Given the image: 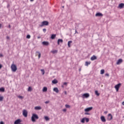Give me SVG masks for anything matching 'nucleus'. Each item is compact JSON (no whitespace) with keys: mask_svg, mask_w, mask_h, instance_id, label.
Listing matches in <instances>:
<instances>
[{"mask_svg":"<svg viewBox=\"0 0 124 124\" xmlns=\"http://www.w3.org/2000/svg\"><path fill=\"white\" fill-rule=\"evenodd\" d=\"M62 111H63V112H65V111H66V108L63 109H62Z\"/></svg>","mask_w":124,"mask_h":124,"instance_id":"79ce46f5","label":"nucleus"},{"mask_svg":"<svg viewBox=\"0 0 124 124\" xmlns=\"http://www.w3.org/2000/svg\"><path fill=\"white\" fill-rule=\"evenodd\" d=\"M3 100V96H0V101H2Z\"/></svg>","mask_w":124,"mask_h":124,"instance_id":"72a5a7b5","label":"nucleus"},{"mask_svg":"<svg viewBox=\"0 0 124 124\" xmlns=\"http://www.w3.org/2000/svg\"><path fill=\"white\" fill-rule=\"evenodd\" d=\"M62 42H63V41L62 40V39H59L58 40V45H60V43H62Z\"/></svg>","mask_w":124,"mask_h":124,"instance_id":"a211bd4d","label":"nucleus"},{"mask_svg":"<svg viewBox=\"0 0 124 124\" xmlns=\"http://www.w3.org/2000/svg\"><path fill=\"white\" fill-rule=\"evenodd\" d=\"M51 53H52V54H57V53H58V51L57 50H52Z\"/></svg>","mask_w":124,"mask_h":124,"instance_id":"b1692460","label":"nucleus"},{"mask_svg":"<svg viewBox=\"0 0 124 124\" xmlns=\"http://www.w3.org/2000/svg\"><path fill=\"white\" fill-rule=\"evenodd\" d=\"M84 114H85V115H90V114L89 113H88V112H85V113H84Z\"/></svg>","mask_w":124,"mask_h":124,"instance_id":"ea45409f","label":"nucleus"},{"mask_svg":"<svg viewBox=\"0 0 124 124\" xmlns=\"http://www.w3.org/2000/svg\"><path fill=\"white\" fill-rule=\"evenodd\" d=\"M1 28V25L0 24V29Z\"/></svg>","mask_w":124,"mask_h":124,"instance_id":"603ef678","label":"nucleus"},{"mask_svg":"<svg viewBox=\"0 0 124 124\" xmlns=\"http://www.w3.org/2000/svg\"><path fill=\"white\" fill-rule=\"evenodd\" d=\"M38 119H39V117L37 114H33L31 116V120L33 123H35V122H36L35 120H38Z\"/></svg>","mask_w":124,"mask_h":124,"instance_id":"f257e3e1","label":"nucleus"},{"mask_svg":"<svg viewBox=\"0 0 124 124\" xmlns=\"http://www.w3.org/2000/svg\"><path fill=\"white\" fill-rule=\"evenodd\" d=\"M108 113V111H105L104 114H107Z\"/></svg>","mask_w":124,"mask_h":124,"instance_id":"de8ad7c7","label":"nucleus"},{"mask_svg":"<svg viewBox=\"0 0 124 124\" xmlns=\"http://www.w3.org/2000/svg\"><path fill=\"white\" fill-rule=\"evenodd\" d=\"M101 120L103 123H105V122H106V119H105V117L103 116L101 117Z\"/></svg>","mask_w":124,"mask_h":124,"instance_id":"2eb2a0df","label":"nucleus"},{"mask_svg":"<svg viewBox=\"0 0 124 124\" xmlns=\"http://www.w3.org/2000/svg\"><path fill=\"white\" fill-rule=\"evenodd\" d=\"M26 38H27L28 39H30V38H31V35H27L26 36Z\"/></svg>","mask_w":124,"mask_h":124,"instance_id":"f704fd0d","label":"nucleus"},{"mask_svg":"<svg viewBox=\"0 0 124 124\" xmlns=\"http://www.w3.org/2000/svg\"><path fill=\"white\" fill-rule=\"evenodd\" d=\"M95 16H103V15H102V14L100 13H97L96 14Z\"/></svg>","mask_w":124,"mask_h":124,"instance_id":"6ab92c4d","label":"nucleus"},{"mask_svg":"<svg viewBox=\"0 0 124 124\" xmlns=\"http://www.w3.org/2000/svg\"><path fill=\"white\" fill-rule=\"evenodd\" d=\"M53 91L54 92H55V93H59V89L57 87L54 88Z\"/></svg>","mask_w":124,"mask_h":124,"instance_id":"aec40b11","label":"nucleus"},{"mask_svg":"<svg viewBox=\"0 0 124 124\" xmlns=\"http://www.w3.org/2000/svg\"><path fill=\"white\" fill-rule=\"evenodd\" d=\"M66 108H69L70 107V106L69 105H65Z\"/></svg>","mask_w":124,"mask_h":124,"instance_id":"c9c22d12","label":"nucleus"},{"mask_svg":"<svg viewBox=\"0 0 124 124\" xmlns=\"http://www.w3.org/2000/svg\"><path fill=\"white\" fill-rule=\"evenodd\" d=\"M62 88H63V85H62Z\"/></svg>","mask_w":124,"mask_h":124,"instance_id":"4d7b16f0","label":"nucleus"},{"mask_svg":"<svg viewBox=\"0 0 124 124\" xmlns=\"http://www.w3.org/2000/svg\"><path fill=\"white\" fill-rule=\"evenodd\" d=\"M95 94L96 95H97V96H99V95H100V93H98V91H95Z\"/></svg>","mask_w":124,"mask_h":124,"instance_id":"393cba45","label":"nucleus"},{"mask_svg":"<svg viewBox=\"0 0 124 124\" xmlns=\"http://www.w3.org/2000/svg\"><path fill=\"white\" fill-rule=\"evenodd\" d=\"M71 43H72V41H70L68 42V47H70L71 46L70 44H71Z\"/></svg>","mask_w":124,"mask_h":124,"instance_id":"a878e982","label":"nucleus"},{"mask_svg":"<svg viewBox=\"0 0 124 124\" xmlns=\"http://www.w3.org/2000/svg\"><path fill=\"white\" fill-rule=\"evenodd\" d=\"M47 87H45L43 89V92H47Z\"/></svg>","mask_w":124,"mask_h":124,"instance_id":"bb28decb","label":"nucleus"},{"mask_svg":"<svg viewBox=\"0 0 124 124\" xmlns=\"http://www.w3.org/2000/svg\"><path fill=\"white\" fill-rule=\"evenodd\" d=\"M124 3H121L119 4L118 8H120V9H122V8H124Z\"/></svg>","mask_w":124,"mask_h":124,"instance_id":"6e6552de","label":"nucleus"},{"mask_svg":"<svg viewBox=\"0 0 124 124\" xmlns=\"http://www.w3.org/2000/svg\"><path fill=\"white\" fill-rule=\"evenodd\" d=\"M82 96H83V97H86V98H88V97H90V94L88 93H86L83 94Z\"/></svg>","mask_w":124,"mask_h":124,"instance_id":"f8f14e48","label":"nucleus"},{"mask_svg":"<svg viewBox=\"0 0 124 124\" xmlns=\"http://www.w3.org/2000/svg\"><path fill=\"white\" fill-rule=\"evenodd\" d=\"M45 119L46 121H49L50 120V119L49 118V117H48V116H45Z\"/></svg>","mask_w":124,"mask_h":124,"instance_id":"c756f323","label":"nucleus"},{"mask_svg":"<svg viewBox=\"0 0 124 124\" xmlns=\"http://www.w3.org/2000/svg\"><path fill=\"white\" fill-rule=\"evenodd\" d=\"M121 86H122V84H121V83H119L115 86L114 88H115L116 92H119V90L120 88L121 87Z\"/></svg>","mask_w":124,"mask_h":124,"instance_id":"20e7f679","label":"nucleus"},{"mask_svg":"<svg viewBox=\"0 0 124 124\" xmlns=\"http://www.w3.org/2000/svg\"><path fill=\"white\" fill-rule=\"evenodd\" d=\"M35 110H41V108L39 106L35 107Z\"/></svg>","mask_w":124,"mask_h":124,"instance_id":"4be33fe9","label":"nucleus"},{"mask_svg":"<svg viewBox=\"0 0 124 124\" xmlns=\"http://www.w3.org/2000/svg\"><path fill=\"white\" fill-rule=\"evenodd\" d=\"M93 110V107H91L89 108H87L84 109L85 112H90V111H92Z\"/></svg>","mask_w":124,"mask_h":124,"instance_id":"0eeeda50","label":"nucleus"},{"mask_svg":"<svg viewBox=\"0 0 124 124\" xmlns=\"http://www.w3.org/2000/svg\"><path fill=\"white\" fill-rule=\"evenodd\" d=\"M32 90V89L31 88V87H29L28 88V92H31Z\"/></svg>","mask_w":124,"mask_h":124,"instance_id":"473e14b6","label":"nucleus"},{"mask_svg":"<svg viewBox=\"0 0 124 124\" xmlns=\"http://www.w3.org/2000/svg\"><path fill=\"white\" fill-rule=\"evenodd\" d=\"M11 68L13 72H16L17 71V66L14 63L12 64Z\"/></svg>","mask_w":124,"mask_h":124,"instance_id":"f03ea898","label":"nucleus"},{"mask_svg":"<svg viewBox=\"0 0 124 124\" xmlns=\"http://www.w3.org/2000/svg\"><path fill=\"white\" fill-rule=\"evenodd\" d=\"M63 85H65L66 86V85H67V82H64Z\"/></svg>","mask_w":124,"mask_h":124,"instance_id":"37998d69","label":"nucleus"},{"mask_svg":"<svg viewBox=\"0 0 124 124\" xmlns=\"http://www.w3.org/2000/svg\"><path fill=\"white\" fill-rule=\"evenodd\" d=\"M0 124H4V123H3V122L1 121V122H0Z\"/></svg>","mask_w":124,"mask_h":124,"instance_id":"c03bdc74","label":"nucleus"},{"mask_svg":"<svg viewBox=\"0 0 124 124\" xmlns=\"http://www.w3.org/2000/svg\"><path fill=\"white\" fill-rule=\"evenodd\" d=\"M95 60H97V57L95 56V55H93L91 58V61H94Z\"/></svg>","mask_w":124,"mask_h":124,"instance_id":"ddd939ff","label":"nucleus"},{"mask_svg":"<svg viewBox=\"0 0 124 124\" xmlns=\"http://www.w3.org/2000/svg\"><path fill=\"white\" fill-rule=\"evenodd\" d=\"M112 119L113 116H112L111 114H108V121H111V120H112Z\"/></svg>","mask_w":124,"mask_h":124,"instance_id":"1a4fd4ad","label":"nucleus"},{"mask_svg":"<svg viewBox=\"0 0 124 124\" xmlns=\"http://www.w3.org/2000/svg\"><path fill=\"white\" fill-rule=\"evenodd\" d=\"M123 62V59H120L118 60L116 64H121Z\"/></svg>","mask_w":124,"mask_h":124,"instance_id":"9b49d317","label":"nucleus"},{"mask_svg":"<svg viewBox=\"0 0 124 124\" xmlns=\"http://www.w3.org/2000/svg\"><path fill=\"white\" fill-rule=\"evenodd\" d=\"M42 44L43 45H45L46 46H48V45H49V42L44 41L42 42Z\"/></svg>","mask_w":124,"mask_h":124,"instance_id":"dca6fc26","label":"nucleus"},{"mask_svg":"<svg viewBox=\"0 0 124 124\" xmlns=\"http://www.w3.org/2000/svg\"><path fill=\"white\" fill-rule=\"evenodd\" d=\"M92 62H86L85 63V66H89V64H91Z\"/></svg>","mask_w":124,"mask_h":124,"instance_id":"f3484780","label":"nucleus"},{"mask_svg":"<svg viewBox=\"0 0 124 124\" xmlns=\"http://www.w3.org/2000/svg\"><path fill=\"white\" fill-rule=\"evenodd\" d=\"M0 92H2V93L4 92V88L2 87L0 88Z\"/></svg>","mask_w":124,"mask_h":124,"instance_id":"c85d7f7f","label":"nucleus"},{"mask_svg":"<svg viewBox=\"0 0 124 124\" xmlns=\"http://www.w3.org/2000/svg\"><path fill=\"white\" fill-rule=\"evenodd\" d=\"M85 121H86V123H89V122H90V119H89L88 118L84 117V118H82L81 119V120L80 121V122H81V123H82V124H85Z\"/></svg>","mask_w":124,"mask_h":124,"instance_id":"7ed1b4c3","label":"nucleus"},{"mask_svg":"<svg viewBox=\"0 0 124 124\" xmlns=\"http://www.w3.org/2000/svg\"><path fill=\"white\" fill-rule=\"evenodd\" d=\"M23 115L24 117H25V118H27V117H28V111H27L26 109H23Z\"/></svg>","mask_w":124,"mask_h":124,"instance_id":"423d86ee","label":"nucleus"},{"mask_svg":"<svg viewBox=\"0 0 124 124\" xmlns=\"http://www.w3.org/2000/svg\"><path fill=\"white\" fill-rule=\"evenodd\" d=\"M76 32H77V30H76Z\"/></svg>","mask_w":124,"mask_h":124,"instance_id":"13d9d810","label":"nucleus"},{"mask_svg":"<svg viewBox=\"0 0 124 124\" xmlns=\"http://www.w3.org/2000/svg\"><path fill=\"white\" fill-rule=\"evenodd\" d=\"M56 34H52L51 36V39H55V38L56 37Z\"/></svg>","mask_w":124,"mask_h":124,"instance_id":"5701e85b","label":"nucleus"},{"mask_svg":"<svg viewBox=\"0 0 124 124\" xmlns=\"http://www.w3.org/2000/svg\"><path fill=\"white\" fill-rule=\"evenodd\" d=\"M64 94H67V93L66 92V91H64Z\"/></svg>","mask_w":124,"mask_h":124,"instance_id":"49530a36","label":"nucleus"},{"mask_svg":"<svg viewBox=\"0 0 124 124\" xmlns=\"http://www.w3.org/2000/svg\"><path fill=\"white\" fill-rule=\"evenodd\" d=\"M6 38L7 39H10V38L9 37V36H8L6 37Z\"/></svg>","mask_w":124,"mask_h":124,"instance_id":"a18cd8bd","label":"nucleus"},{"mask_svg":"<svg viewBox=\"0 0 124 124\" xmlns=\"http://www.w3.org/2000/svg\"><path fill=\"white\" fill-rule=\"evenodd\" d=\"M17 97H18L20 99H23L24 98V97L21 95H18Z\"/></svg>","mask_w":124,"mask_h":124,"instance_id":"7c9ffc66","label":"nucleus"},{"mask_svg":"<svg viewBox=\"0 0 124 124\" xmlns=\"http://www.w3.org/2000/svg\"><path fill=\"white\" fill-rule=\"evenodd\" d=\"M79 71H81V69H79Z\"/></svg>","mask_w":124,"mask_h":124,"instance_id":"5fc2aeb1","label":"nucleus"},{"mask_svg":"<svg viewBox=\"0 0 124 124\" xmlns=\"http://www.w3.org/2000/svg\"><path fill=\"white\" fill-rule=\"evenodd\" d=\"M38 39L40 38V37H38Z\"/></svg>","mask_w":124,"mask_h":124,"instance_id":"6e6d98bb","label":"nucleus"},{"mask_svg":"<svg viewBox=\"0 0 124 124\" xmlns=\"http://www.w3.org/2000/svg\"><path fill=\"white\" fill-rule=\"evenodd\" d=\"M122 105L124 106V101L122 102Z\"/></svg>","mask_w":124,"mask_h":124,"instance_id":"8fccbe9b","label":"nucleus"},{"mask_svg":"<svg viewBox=\"0 0 124 124\" xmlns=\"http://www.w3.org/2000/svg\"><path fill=\"white\" fill-rule=\"evenodd\" d=\"M43 31H44V32H46V29H43Z\"/></svg>","mask_w":124,"mask_h":124,"instance_id":"e433bc0d","label":"nucleus"},{"mask_svg":"<svg viewBox=\"0 0 124 124\" xmlns=\"http://www.w3.org/2000/svg\"><path fill=\"white\" fill-rule=\"evenodd\" d=\"M0 57H3V56L2 55V54L0 55Z\"/></svg>","mask_w":124,"mask_h":124,"instance_id":"3c124183","label":"nucleus"},{"mask_svg":"<svg viewBox=\"0 0 124 124\" xmlns=\"http://www.w3.org/2000/svg\"><path fill=\"white\" fill-rule=\"evenodd\" d=\"M105 76H107L108 77H109V74L107 73V74H105Z\"/></svg>","mask_w":124,"mask_h":124,"instance_id":"4c0bfd02","label":"nucleus"},{"mask_svg":"<svg viewBox=\"0 0 124 124\" xmlns=\"http://www.w3.org/2000/svg\"><path fill=\"white\" fill-rule=\"evenodd\" d=\"M49 102H50V101H46L45 102V103H46V104H47V103H49Z\"/></svg>","mask_w":124,"mask_h":124,"instance_id":"58836bf2","label":"nucleus"},{"mask_svg":"<svg viewBox=\"0 0 124 124\" xmlns=\"http://www.w3.org/2000/svg\"><path fill=\"white\" fill-rule=\"evenodd\" d=\"M31 1H33L34 0H30Z\"/></svg>","mask_w":124,"mask_h":124,"instance_id":"864d4df0","label":"nucleus"},{"mask_svg":"<svg viewBox=\"0 0 124 124\" xmlns=\"http://www.w3.org/2000/svg\"><path fill=\"white\" fill-rule=\"evenodd\" d=\"M38 56V58L40 59V58L41 57V53H40V52H38V51H36V56Z\"/></svg>","mask_w":124,"mask_h":124,"instance_id":"4468645a","label":"nucleus"},{"mask_svg":"<svg viewBox=\"0 0 124 124\" xmlns=\"http://www.w3.org/2000/svg\"><path fill=\"white\" fill-rule=\"evenodd\" d=\"M2 67V65L0 64V69H1Z\"/></svg>","mask_w":124,"mask_h":124,"instance_id":"a19ab883","label":"nucleus"},{"mask_svg":"<svg viewBox=\"0 0 124 124\" xmlns=\"http://www.w3.org/2000/svg\"><path fill=\"white\" fill-rule=\"evenodd\" d=\"M22 121H21V119H17L15 121V122H14V124H19Z\"/></svg>","mask_w":124,"mask_h":124,"instance_id":"9d476101","label":"nucleus"},{"mask_svg":"<svg viewBox=\"0 0 124 124\" xmlns=\"http://www.w3.org/2000/svg\"><path fill=\"white\" fill-rule=\"evenodd\" d=\"M105 72V70H104V69H102L100 71V74H104Z\"/></svg>","mask_w":124,"mask_h":124,"instance_id":"cd10ccee","label":"nucleus"},{"mask_svg":"<svg viewBox=\"0 0 124 124\" xmlns=\"http://www.w3.org/2000/svg\"><path fill=\"white\" fill-rule=\"evenodd\" d=\"M52 84H58V80L56 79H54L52 81Z\"/></svg>","mask_w":124,"mask_h":124,"instance_id":"412c9836","label":"nucleus"},{"mask_svg":"<svg viewBox=\"0 0 124 124\" xmlns=\"http://www.w3.org/2000/svg\"><path fill=\"white\" fill-rule=\"evenodd\" d=\"M8 27H9V29H10V28H11V25H9Z\"/></svg>","mask_w":124,"mask_h":124,"instance_id":"09e8293b","label":"nucleus"},{"mask_svg":"<svg viewBox=\"0 0 124 124\" xmlns=\"http://www.w3.org/2000/svg\"><path fill=\"white\" fill-rule=\"evenodd\" d=\"M49 25V22L47 21H44L42 22V24L40 27H44V26H48Z\"/></svg>","mask_w":124,"mask_h":124,"instance_id":"39448f33","label":"nucleus"},{"mask_svg":"<svg viewBox=\"0 0 124 124\" xmlns=\"http://www.w3.org/2000/svg\"><path fill=\"white\" fill-rule=\"evenodd\" d=\"M41 71L43 73V75H44V74H45V71H44V69H41Z\"/></svg>","mask_w":124,"mask_h":124,"instance_id":"2f4dec72","label":"nucleus"}]
</instances>
